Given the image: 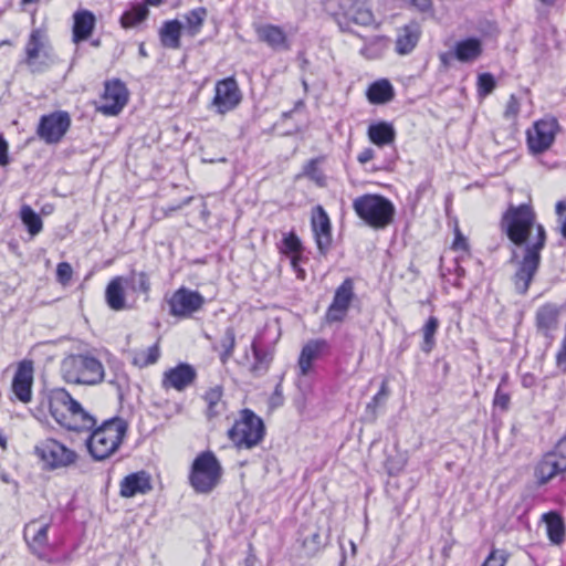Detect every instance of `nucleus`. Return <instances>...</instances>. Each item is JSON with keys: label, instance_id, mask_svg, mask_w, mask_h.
Listing matches in <instances>:
<instances>
[{"label": "nucleus", "instance_id": "f257e3e1", "mask_svg": "<svg viewBox=\"0 0 566 566\" xmlns=\"http://www.w3.org/2000/svg\"><path fill=\"white\" fill-rule=\"evenodd\" d=\"M502 227L515 245L513 260L517 270L513 276L514 287L525 294L539 266L541 251L546 241L545 229L536 222V214L527 203L510 206L502 218Z\"/></svg>", "mask_w": 566, "mask_h": 566}, {"label": "nucleus", "instance_id": "f03ea898", "mask_svg": "<svg viewBox=\"0 0 566 566\" xmlns=\"http://www.w3.org/2000/svg\"><path fill=\"white\" fill-rule=\"evenodd\" d=\"M50 413L69 430H91L95 424V419L63 388L51 392Z\"/></svg>", "mask_w": 566, "mask_h": 566}, {"label": "nucleus", "instance_id": "7ed1b4c3", "mask_svg": "<svg viewBox=\"0 0 566 566\" xmlns=\"http://www.w3.org/2000/svg\"><path fill=\"white\" fill-rule=\"evenodd\" d=\"M128 426L120 418L104 421L94 429L87 439V449L92 458L103 461L116 453L124 442Z\"/></svg>", "mask_w": 566, "mask_h": 566}, {"label": "nucleus", "instance_id": "20e7f679", "mask_svg": "<svg viewBox=\"0 0 566 566\" xmlns=\"http://www.w3.org/2000/svg\"><path fill=\"white\" fill-rule=\"evenodd\" d=\"M63 379L69 384L94 386L104 380L102 363L91 355H70L61 365Z\"/></svg>", "mask_w": 566, "mask_h": 566}, {"label": "nucleus", "instance_id": "39448f33", "mask_svg": "<svg viewBox=\"0 0 566 566\" xmlns=\"http://www.w3.org/2000/svg\"><path fill=\"white\" fill-rule=\"evenodd\" d=\"M223 476V468L212 451L200 452L193 460L189 472V484L200 494L211 493Z\"/></svg>", "mask_w": 566, "mask_h": 566}, {"label": "nucleus", "instance_id": "423d86ee", "mask_svg": "<svg viewBox=\"0 0 566 566\" xmlns=\"http://www.w3.org/2000/svg\"><path fill=\"white\" fill-rule=\"evenodd\" d=\"M353 208L368 226L382 229L391 223L395 207L387 198L378 195H364L356 198Z\"/></svg>", "mask_w": 566, "mask_h": 566}, {"label": "nucleus", "instance_id": "0eeeda50", "mask_svg": "<svg viewBox=\"0 0 566 566\" xmlns=\"http://www.w3.org/2000/svg\"><path fill=\"white\" fill-rule=\"evenodd\" d=\"M265 427L260 417L253 411L244 409L228 431L229 439L238 449H252L264 438Z\"/></svg>", "mask_w": 566, "mask_h": 566}, {"label": "nucleus", "instance_id": "6e6552de", "mask_svg": "<svg viewBox=\"0 0 566 566\" xmlns=\"http://www.w3.org/2000/svg\"><path fill=\"white\" fill-rule=\"evenodd\" d=\"M34 454L45 470L65 469L76 463L77 453L55 439H44L34 447Z\"/></svg>", "mask_w": 566, "mask_h": 566}, {"label": "nucleus", "instance_id": "1a4fd4ad", "mask_svg": "<svg viewBox=\"0 0 566 566\" xmlns=\"http://www.w3.org/2000/svg\"><path fill=\"white\" fill-rule=\"evenodd\" d=\"M55 56L42 29H34L25 44V63L32 72H41L53 64Z\"/></svg>", "mask_w": 566, "mask_h": 566}, {"label": "nucleus", "instance_id": "9d476101", "mask_svg": "<svg viewBox=\"0 0 566 566\" xmlns=\"http://www.w3.org/2000/svg\"><path fill=\"white\" fill-rule=\"evenodd\" d=\"M241 92L233 77H228L216 83L214 96L210 107L219 115L233 111L241 102Z\"/></svg>", "mask_w": 566, "mask_h": 566}, {"label": "nucleus", "instance_id": "9b49d317", "mask_svg": "<svg viewBox=\"0 0 566 566\" xmlns=\"http://www.w3.org/2000/svg\"><path fill=\"white\" fill-rule=\"evenodd\" d=\"M205 304L203 296L186 287H180L168 300L169 313L172 316L186 318L198 312Z\"/></svg>", "mask_w": 566, "mask_h": 566}, {"label": "nucleus", "instance_id": "f8f14e48", "mask_svg": "<svg viewBox=\"0 0 566 566\" xmlns=\"http://www.w3.org/2000/svg\"><path fill=\"white\" fill-rule=\"evenodd\" d=\"M128 90L119 80H111L105 83L104 94L97 109L104 115L114 116L122 112L128 102Z\"/></svg>", "mask_w": 566, "mask_h": 566}, {"label": "nucleus", "instance_id": "ddd939ff", "mask_svg": "<svg viewBox=\"0 0 566 566\" xmlns=\"http://www.w3.org/2000/svg\"><path fill=\"white\" fill-rule=\"evenodd\" d=\"M558 130L556 118H543L534 123L527 130V144L533 153H543L553 144Z\"/></svg>", "mask_w": 566, "mask_h": 566}, {"label": "nucleus", "instance_id": "4468645a", "mask_svg": "<svg viewBox=\"0 0 566 566\" xmlns=\"http://www.w3.org/2000/svg\"><path fill=\"white\" fill-rule=\"evenodd\" d=\"M71 124L66 112H54L41 117L38 135L48 144L59 143L67 132Z\"/></svg>", "mask_w": 566, "mask_h": 566}, {"label": "nucleus", "instance_id": "2eb2a0df", "mask_svg": "<svg viewBox=\"0 0 566 566\" xmlns=\"http://www.w3.org/2000/svg\"><path fill=\"white\" fill-rule=\"evenodd\" d=\"M51 525L52 518L43 516L30 521L24 527V539L39 558H44V549L49 543L48 532Z\"/></svg>", "mask_w": 566, "mask_h": 566}, {"label": "nucleus", "instance_id": "dca6fc26", "mask_svg": "<svg viewBox=\"0 0 566 566\" xmlns=\"http://www.w3.org/2000/svg\"><path fill=\"white\" fill-rule=\"evenodd\" d=\"M353 297L354 283L350 279H346L335 291L333 302L325 315L326 322H342L347 315Z\"/></svg>", "mask_w": 566, "mask_h": 566}, {"label": "nucleus", "instance_id": "f3484780", "mask_svg": "<svg viewBox=\"0 0 566 566\" xmlns=\"http://www.w3.org/2000/svg\"><path fill=\"white\" fill-rule=\"evenodd\" d=\"M33 375L34 367L31 360L24 359L18 364L11 387L17 399L23 403L32 400Z\"/></svg>", "mask_w": 566, "mask_h": 566}, {"label": "nucleus", "instance_id": "a211bd4d", "mask_svg": "<svg viewBox=\"0 0 566 566\" xmlns=\"http://www.w3.org/2000/svg\"><path fill=\"white\" fill-rule=\"evenodd\" d=\"M197 373L189 364H179L164 373L161 385L165 389L182 391L196 379Z\"/></svg>", "mask_w": 566, "mask_h": 566}, {"label": "nucleus", "instance_id": "6ab92c4d", "mask_svg": "<svg viewBox=\"0 0 566 566\" xmlns=\"http://www.w3.org/2000/svg\"><path fill=\"white\" fill-rule=\"evenodd\" d=\"M329 350V344L323 338L308 340L301 350L298 357V369L302 376L308 375L313 368L314 361L323 357Z\"/></svg>", "mask_w": 566, "mask_h": 566}, {"label": "nucleus", "instance_id": "aec40b11", "mask_svg": "<svg viewBox=\"0 0 566 566\" xmlns=\"http://www.w3.org/2000/svg\"><path fill=\"white\" fill-rule=\"evenodd\" d=\"M256 35L260 41L266 43L275 51H289L291 41L283 28L274 24H261L256 29Z\"/></svg>", "mask_w": 566, "mask_h": 566}, {"label": "nucleus", "instance_id": "412c9836", "mask_svg": "<svg viewBox=\"0 0 566 566\" xmlns=\"http://www.w3.org/2000/svg\"><path fill=\"white\" fill-rule=\"evenodd\" d=\"M312 228L318 249L324 252L331 244V222L322 207H316L312 216Z\"/></svg>", "mask_w": 566, "mask_h": 566}, {"label": "nucleus", "instance_id": "4be33fe9", "mask_svg": "<svg viewBox=\"0 0 566 566\" xmlns=\"http://www.w3.org/2000/svg\"><path fill=\"white\" fill-rule=\"evenodd\" d=\"M151 490L150 476L144 471L132 473L120 482V495L133 497L138 494H146Z\"/></svg>", "mask_w": 566, "mask_h": 566}, {"label": "nucleus", "instance_id": "5701e85b", "mask_svg": "<svg viewBox=\"0 0 566 566\" xmlns=\"http://www.w3.org/2000/svg\"><path fill=\"white\" fill-rule=\"evenodd\" d=\"M128 281L124 276H116L106 286L105 300L113 311H123L129 307L125 290Z\"/></svg>", "mask_w": 566, "mask_h": 566}, {"label": "nucleus", "instance_id": "b1692460", "mask_svg": "<svg viewBox=\"0 0 566 566\" xmlns=\"http://www.w3.org/2000/svg\"><path fill=\"white\" fill-rule=\"evenodd\" d=\"M96 19L93 12L82 9L73 14V42L87 40L95 28Z\"/></svg>", "mask_w": 566, "mask_h": 566}, {"label": "nucleus", "instance_id": "393cba45", "mask_svg": "<svg viewBox=\"0 0 566 566\" xmlns=\"http://www.w3.org/2000/svg\"><path fill=\"white\" fill-rule=\"evenodd\" d=\"M563 464L564 462L554 452L545 454L535 469L538 482L544 484L557 474L565 472L566 465Z\"/></svg>", "mask_w": 566, "mask_h": 566}, {"label": "nucleus", "instance_id": "a878e982", "mask_svg": "<svg viewBox=\"0 0 566 566\" xmlns=\"http://www.w3.org/2000/svg\"><path fill=\"white\" fill-rule=\"evenodd\" d=\"M483 52L482 43L476 38L458 41L453 48L454 57L462 63H473Z\"/></svg>", "mask_w": 566, "mask_h": 566}, {"label": "nucleus", "instance_id": "bb28decb", "mask_svg": "<svg viewBox=\"0 0 566 566\" xmlns=\"http://www.w3.org/2000/svg\"><path fill=\"white\" fill-rule=\"evenodd\" d=\"M367 136L374 145L384 147L394 144L396 129L391 123L377 122L369 125Z\"/></svg>", "mask_w": 566, "mask_h": 566}, {"label": "nucleus", "instance_id": "cd10ccee", "mask_svg": "<svg viewBox=\"0 0 566 566\" xmlns=\"http://www.w3.org/2000/svg\"><path fill=\"white\" fill-rule=\"evenodd\" d=\"M281 251L290 258L291 265L300 280L305 279V271L300 268V256L302 245L300 239L294 233H289L282 241Z\"/></svg>", "mask_w": 566, "mask_h": 566}, {"label": "nucleus", "instance_id": "c85d7f7f", "mask_svg": "<svg viewBox=\"0 0 566 566\" xmlns=\"http://www.w3.org/2000/svg\"><path fill=\"white\" fill-rule=\"evenodd\" d=\"M420 38V28L415 24L403 27L396 40V52L400 55H406L412 52Z\"/></svg>", "mask_w": 566, "mask_h": 566}, {"label": "nucleus", "instance_id": "c756f323", "mask_svg": "<svg viewBox=\"0 0 566 566\" xmlns=\"http://www.w3.org/2000/svg\"><path fill=\"white\" fill-rule=\"evenodd\" d=\"M182 23L179 20L166 21L159 30L160 42L165 48L179 49Z\"/></svg>", "mask_w": 566, "mask_h": 566}, {"label": "nucleus", "instance_id": "7c9ffc66", "mask_svg": "<svg viewBox=\"0 0 566 566\" xmlns=\"http://www.w3.org/2000/svg\"><path fill=\"white\" fill-rule=\"evenodd\" d=\"M558 316L559 308L556 305L546 304L541 306L536 313L538 329H541L545 335L548 334L551 331L556 328Z\"/></svg>", "mask_w": 566, "mask_h": 566}, {"label": "nucleus", "instance_id": "2f4dec72", "mask_svg": "<svg viewBox=\"0 0 566 566\" xmlns=\"http://www.w3.org/2000/svg\"><path fill=\"white\" fill-rule=\"evenodd\" d=\"M367 97L373 104L387 103L394 97V87L388 80H378L368 87Z\"/></svg>", "mask_w": 566, "mask_h": 566}, {"label": "nucleus", "instance_id": "473e14b6", "mask_svg": "<svg viewBox=\"0 0 566 566\" xmlns=\"http://www.w3.org/2000/svg\"><path fill=\"white\" fill-rule=\"evenodd\" d=\"M543 521L546 524V533L549 541L555 545L562 544L565 537V526L562 517L551 512L543 515Z\"/></svg>", "mask_w": 566, "mask_h": 566}, {"label": "nucleus", "instance_id": "72a5a7b5", "mask_svg": "<svg viewBox=\"0 0 566 566\" xmlns=\"http://www.w3.org/2000/svg\"><path fill=\"white\" fill-rule=\"evenodd\" d=\"M207 11L205 8H196L185 14L186 24L182 27L186 33L190 36L197 35L205 22Z\"/></svg>", "mask_w": 566, "mask_h": 566}, {"label": "nucleus", "instance_id": "f704fd0d", "mask_svg": "<svg viewBox=\"0 0 566 566\" xmlns=\"http://www.w3.org/2000/svg\"><path fill=\"white\" fill-rule=\"evenodd\" d=\"M148 15V9L145 4H134L129 10L124 12L120 18V24L123 28H134L143 22Z\"/></svg>", "mask_w": 566, "mask_h": 566}, {"label": "nucleus", "instance_id": "c9c22d12", "mask_svg": "<svg viewBox=\"0 0 566 566\" xmlns=\"http://www.w3.org/2000/svg\"><path fill=\"white\" fill-rule=\"evenodd\" d=\"M389 46V39L385 36H374L365 43L360 53L367 59L380 57Z\"/></svg>", "mask_w": 566, "mask_h": 566}, {"label": "nucleus", "instance_id": "e433bc0d", "mask_svg": "<svg viewBox=\"0 0 566 566\" xmlns=\"http://www.w3.org/2000/svg\"><path fill=\"white\" fill-rule=\"evenodd\" d=\"M20 216L23 224L28 228V231L32 237L41 232L43 227L42 220L31 207L23 206L21 208Z\"/></svg>", "mask_w": 566, "mask_h": 566}, {"label": "nucleus", "instance_id": "4c0bfd02", "mask_svg": "<svg viewBox=\"0 0 566 566\" xmlns=\"http://www.w3.org/2000/svg\"><path fill=\"white\" fill-rule=\"evenodd\" d=\"M439 327V321L434 316H430L422 327L423 342L421 349L424 353H430L436 345L434 335Z\"/></svg>", "mask_w": 566, "mask_h": 566}, {"label": "nucleus", "instance_id": "58836bf2", "mask_svg": "<svg viewBox=\"0 0 566 566\" xmlns=\"http://www.w3.org/2000/svg\"><path fill=\"white\" fill-rule=\"evenodd\" d=\"M160 356V350L157 344L149 346L135 353L133 363L138 367H146L155 364Z\"/></svg>", "mask_w": 566, "mask_h": 566}, {"label": "nucleus", "instance_id": "ea45409f", "mask_svg": "<svg viewBox=\"0 0 566 566\" xmlns=\"http://www.w3.org/2000/svg\"><path fill=\"white\" fill-rule=\"evenodd\" d=\"M128 284H126L127 289H130L133 292L148 294L150 289V283L148 276L144 272H134L129 277H126Z\"/></svg>", "mask_w": 566, "mask_h": 566}, {"label": "nucleus", "instance_id": "a19ab883", "mask_svg": "<svg viewBox=\"0 0 566 566\" xmlns=\"http://www.w3.org/2000/svg\"><path fill=\"white\" fill-rule=\"evenodd\" d=\"M222 389L219 386L210 388L205 394V400L208 405V413L209 416H216L221 411L222 407Z\"/></svg>", "mask_w": 566, "mask_h": 566}, {"label": "nucleus", "instance_id": "79ce46f5", "mask_svg": "<svg viewBox=\"0 0 566 566\" xmlns=\"http://www.w3.org/2000/svg\"><path fill=\"white\" fill-rule=\"evenodd\" d=\"M234 345H235L234 332L232 328H227V331L224 332V335L220 342V346L222 348V353H221L220 357L223 363H226L232 355Z\"/></svg>", "mask_w": 566, "mask_h": 566}, {"label": "nucleus", "instance_id": "37998d69", "mask_svg": "<svg viewBox=\"0 0 566 566\" xmlns=\"http://www.w3.org/2000/svg\"><path fill=\"white\" fill-rule=\"evenodd\" d=\"M72 275L73 270L71 264H69L67 262H61L57 264L56 279L61 284L67 285L72 279Z\"/></svg>", "mask_w": 566, "mask_h": 566}, {"label": "nucleus", "instance_id": "c03bdc74", "mask_svg": "<svg viewBox=\"0 0 566 566\" xmlns=\"http://www.w3.org/2000/svg\"><path fill=\"white\" fill-rule=\"evenodd\" d=\"M494 86L493 76L489 73L481 74L478 80V90L480 95H489Z\"/></svg>", "mask_w": 566, "mask_h": 566}, {"label": "nucleus", "instance_id": "a18cd8bd", "mask_svg": "<svg viewBox=\"0 0 566 566\" xmlns=\"http://www.w3.org/2000/svg\"><path fill=\"white\" fill-rule=\"evenodd\" d=\"M452 249L457 252L469 251L468 239L461 233L458 223L454 224V240L452 242Z\"/></svg>", "mask_w": 566, "mask_h": 566}, {"label": "nucleus", "instance_id": "49530a36", "mask_svg": "<svg viewBox=\"0 0 566 566\" xmlns=\"http://www.w3.org/2000/svg\"><path fill=\"white\" fill-rule=\"evenodd\" d=\"M353 21L357 24L368 25L374 21V17L370 10L365 8H358L354 15Z\"/></svg>", "mask_w": 566, "mask_h": 566}, {"label": "nucleus", "instance_id": "de8ad7c7", "mask_svg": "<svg viewBox=\"0 0 566 566\" xmlns=\"http://www.w3.org/2000/svg\"><path fill=\"white\" fill-rule=\"evenodd\" d=\"M303 545L313 553L319 551V548L323 546L321 533L317 531L313 533L311 536L305 537L303 541Z\"/></svg>", "mask_w": 566, "mask_h": 566}, {"label": "nucleus", "instance_id": "09e8293b", "mask_svg": "<svg viewBox=\"0 0 566 566\" xmlns=\"http://www.w3.org/2000/svg\"><path fill=\"white\" fill-rule=\"evenodd\" d=\"M518 113V103L514 96H511L504 111V117L509 120H514Z\"/></svg>", "mask_w": 566, "mask_h": 566}, {"label": "nucleus", "instance_id": "8fccbe9b", "mask_svg": "<svg viewBox=\"0 0 566 566\" xmlns=\"http://www.w3.org/2000/svg\"><path fill=\"white\" fill-rule=\"evenodd\" d=\"M566 465V436L558 441L553 451Z\"/></svg>", "mask_w": 566, "mask_h": 566}, {"label": "nucleus", "instance_id": "3c124183", "mask_svg": "<svg viewBox=\"0 0 566 566\" xmlns=\"http://www.w3.org/2000/svg\"><path fill=\"white\" fill-rule=\"evenodd\" d=\"M8 163H9V159H8V144L0 136V165L1 166H6Z\"/></svg>", "mask_w": 566, "mask_h": 566}, {"label": "nucleus", "instance_id": "603ef678", "mask_svg": "<svg viewBox=\"0 0 566 566\" xmlns=\"http://www.w3.org/2000/svg\"><path fill=\"white\" fill-rule=\"evenodd\" d=\"M375 156V151L374 149L371 148H365L363 149L359 154H358V161L360 164H367L368 161H370Z\"/></svg>", "mask_w": 566, "mask_h": 566}, {"label": "nucleus", "instance_id": "864d4df0", "mask_svg": "<svg viewBox=\"0 0 566 566\" xmlns=\"http://www.w3.org/2000/svg\"><path fill=\"white\" fill-rule=\"evenodd\" d=\"M556 214L558 220L564 219L566 217V201L562 200L556 203Z\"/></svg>", "mask_w": 566, "mask_h": 566}, {"label": "nucleus", "instance_id": "5fc2aeb1", "mask_svg": "<svg viewBox=\"0 0 566 566\" xmlns=\"http://www.w3.org/2000/svg\"><path fill=\"white\" fill-rule=\"evenodd\" d=\"M510 402V398L506 395H500L497 392V407H501L503 409L507 408Z\"/></svg>", "mask_w": 566, "mask_h": 566}, {"label": "nucleus", "instance_id": "6e6d98bb", "mask_svg": "<svg viewBox=\"0 0 566 566\" xmlns=\"http://www.w3.org/2000/svg\"><path fill=\"white\" fill-rule=\"evenodd\" d=\"M411 2L422 11L430 8V0H411Z\"/></svg>", "mask_w": 566, "mask_h": 566}, {"label": "nucleus", "instance_id": "4d7b16f0", "mask_svg": "<svg viewBox=\"0 0 566 566\" xmlns=\"http://www.w3.org/2000/svg\"><path fill=\"white\" fill-rule=\"evenodd\" d=\"M494 556H495V551L492 549L490 553H489V556L486 558V560L484 562V564L482 566H495L494 565Z\"/></svg>", "mask_w": 566, "mask_h": 566}, {"label": "nucleus", "instance_id": "13d9d810", "mask_svg": "<svg viewBox=\"0 0 566 566\" xmlns=\"http://www.w3.org/2000/svg\"><path fill=\"white\" fill-rule=\"evenodd\" d=\"M0 448L2 450H7V437L3 434V432L0 430Z\"/></svg>", "mask_w": 566, "mask_h": 566}, {"label": "nucleus", "instance_id": "bf43d9fd", "mask_svg": "<svg viewBox=\"0 0 566 566\" xmlns=\"http://www.w3.org/2000/svg\"><path fill=\"white\" fill-rule=\"evenodd\" d=\"M560 224V233L564 238H566V217L564 219L558 220Z\"/></svg>", "mask_w": 566, "mask_h": 566}, {"label": "nucleus", "instance_id": "052dcab7", "mask_svg": "<svg viewBox=\"0 0 566 566\" xmlns=\"http://www.w3.org/2000/svg\"><path fill=\"white\" fill-rule=\"evenodd\" d=\"M163 3V0H145V6H153V7H157V6H160Z\"/></svg>", "mask_w": 566, "mask_h": 566}, {"label": "nucleus", "instance_id": "680f3d73", "mask_svg": "<svg viewBox=\"0 0 566 566\" xmlns=\"http://www.w3.org/2000/svg\"><path fill=\"white\" fill-rule=\"evenodd\" d=\"M1 480L6 483H9V478L7 473H1Z\"/></svg>", "mask_w": 566, "mask_h": 566}, {"label": "nucleus", "instance_id": "e2e57ef3", "mask_svg": "<svg viewBox=\"0 0 566 566\" xmlns=\"http://www.w3.org/2000/svg\"><path fill=\"white\" fill-rule=\"evenodd\" d=\"M440 60H441L444 64H447V63H448V54H442V55H440Z\"/></svg>", "mask_w": 566, "mask_h": 566}, {"label": "nucleus", "instance_id": "0e129e2a", "mask_svg": "<svg viewBox=\"0 0 566 566\" xmlns=\"http://www.w3.org/2000/svg\"><path fill=\"white\" fill-rule=\"evenodd\" d=\"M352 553L356 554V544L354 542H350Z\"/></svg>", "mask_w": 566, "mask_h": 566}, {"label": "nucleus", "instance_id": "69168bd1", "mask_svg": "<svg viewBox=\"0 0 566 566\" xmlns=\"http://www.w3.org/2000/svg\"><path fill=\"white\" fill-rule=\"evenodd\" d=\"M139 52H140V54H142V55H144V56L146 55V52H145V50H144V46H143V45H140V48H139Z\"/></svg>", "mask_w": 566, "mask_h": 566}, {"label": "nucleus", "instance_id": "338daca9", "mask_svg": "<svg viewBox=\"0 0 566 566\" xmlns=\"http://www.w3.org/2000/svg\"><path fill=\"white\" fill-rule=\"evenodd\" d=\"M39 0H22L23 3H32V2H38Z\"/></svg>", "mask_w": 566, "mask_h": 566}, {"label": "nucleus", "instance_id": "774afa93", "mask_svg": "<svg viewBox=\"0 0 566 566\" xmlns=\"http://www.w3.org/2000/svg\"><path fill=\"white\" fill-rule=\"evenodd\" d=\"M252 348H253L254 353L256 354L255 345H252Z\"/></svg>", "mask_w": 566, "mask_h": 566}]
</instances>
